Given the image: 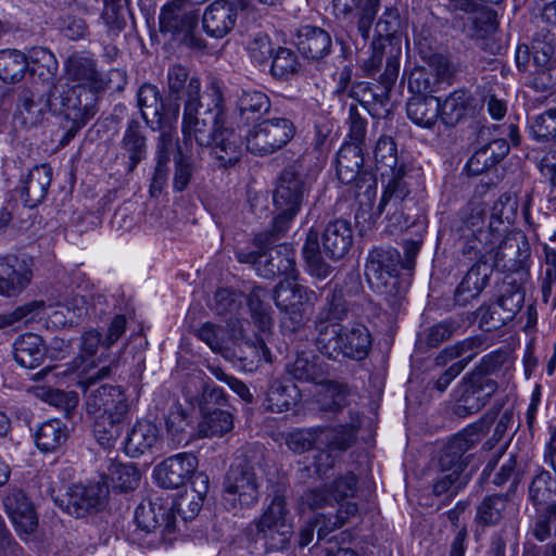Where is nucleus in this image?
I'll return each instance as SVG.
<instances>
[{
  "mask_svg": "<svg viewBox=\"0 0 556 556\" xmlns=\"http://www.w3.org/2000/svg\"><path fill=\"white\" fill-rule=\"evenodd\" d=\"M353 245V230L351 223L338 218L330 220L321 232L309 229L303 245V258L307 273L319 280L328 278L333 267L327 263L324 255L330 260L343 258Z\"/></svg>",
  "mask_w": 556,
  "mask_h": 556,
  "instance_id": "1",
  "label": "nucleus"
},
{
  "mask_svg": "<svg viewBox=\"0 0 556 556\" xmlns=\"http://www.w3.org/2000/svg\"><path fill=\"white\" fill-rule=\"evenodd\" d=\"M263 472L262 457L256 453H244L233 459L223 481L222 498L228 511L238 515L258 504Z\"/></svg>",
  "mask_w": 556,
  "mask_h": 556,
  "instance_id": "2",
  "label": "nucleus"
},
{
  "mask_svg": "<svg viewBox=\"0 0 556 556\" xmlns=\"http://www.w3.org/2000/svg\"><path fill=\"white\" fill-rule=\"evenodd\" d=\"M250 544H261L265 552H285L291 547L294 525L286 497L275 494L269 505L245 531Z\"/></svg>",
  "mask_w": 556,
  "mask_h": 556,
  "instance_id": "3",
  "label": "nucleus"
},
{
  "mask_svg": "<svg viewBox=\"0 0 556 556\" xmlns=\"http://www.w3.org/2000/svg\"><path fill=\"white\" fill-rule=\"evenodd\" d=\"M99 92L88 87L54 85L53 114L61 116V127L65 130L60 139L66 146L97 114Z\"/></svg>",
  "mask_w": 556,
  "mask_h": 556,
  "instance_id": "4",
  "label": "nucleus"
},
{
  "mask_svg": "<svg viewBox=\"0 0 556 556\" xmlns=\"http://www.w3.org/2000/svg\"><path fill=\"white\" fill-rule=\"evenodd\" d=\"M401 254L392 248H375L368 254L365 276L392 309H397L405 298L408 282L400 277Z\"/></svg>",
  "mask_w": 556,
  "mask_h": 556,
  "instance_id": "5",
  "label": "nucleus"
},
{
  "mask_svg": "<svg viewBox=\"0 0 556 556\" xmlns=\"http://www.w3.org/2000/svg\"><path fill=\"white\" fill-rule=\"evenodd\" d=\"M222 92L216 89V97L211 103L204 104L198 92V84L191 83L189 99L184 104L182 131L193 136L198 144H208L213 135L226 122V112Z\"/></svg>",
  "mask_w": 556,
  "mask_h": 556,
  "instance_id": "6",
  "label": "nucleus"
},
{
  "mask_svg": "<svg viewBox=\"0 0 556 556\" xmlns=\"http://www.w3.org/2000/svg\"><path fill=\"white\" fill-rule=\"evenodd\" d=\"M371 343V334L362 324L351 327L321 326L320 333L315 337L317 351L333 361L340 357L363 361L368 356Z\"/></svg>",
  "mask_w": 556,
  "mask_h": 556,
  "instance_id": "7",
  "label": "nucleus"
},
{
  "mask_svg": "<svg viewBox=\"0 0 556 556\" xmlns=\"http://www.w3.org/2000/svg\"><path fill=\"white\" fill-rule=\"evenodd\" d=\"M503 404L495 403L478 421L454 434L444 445L440 458V469L466 475L470 455H466L489 432L492 424L501 413Z\"/></svg>",
  "mask_w": 556,
  "mask_h": 556,
  "instance_id": "8",
  "label": "nucleus"
},
{
  "mask_svg": "<svg viewBox=\"0 0 556 556\" xmlns=\"http://www.w3.org/2000/svg\"><path fill=\"white\" fill-rule=\"evenodd\" d=\"M390 174L391 178L381 195L377 213L386 214L392 226L400 229L407 228L414 224L410 210L416 205L412 195L415 177L405 169L403 164Z\"/></svg>",
  "mask_w": 556,
  "mask_h": 556,
  "instance_id": "9",
  "label": "nucleus"
},
{
  "mask_svg": "<svg viewBox=\"0 0 556 556\" xmlns=\"http://www.w3.org/2000/svg\"><path fill=\"white\" fill-rule=\"evenodd\" d=\"M136 530L132 538L147 547L170 543L176 531V516L172 507L152 502L141 503L135 511Z\"/></svg>",
  "mask_w": 556,
  "mask_h": 556,
  "instance_id": "10",
  "label": "nucleus"
},
{
  "mask_svg": "<svg viewBox=\"0 0 556 556\" xmlns=\"http://www.w3.org/2000/svg\"><path fill=\"white\" fill-rule=\"evenodd\" d=\"M519 71L529 72L536 91L556 87V48L551 41L536 40L532 47L519 46L516 51Z\"/></svg>",
  "mask_w": 556,
  "mask_h": 556,
  "instance_id": "11",
  "label": "nucleus"
},
{
  "mask_svg": "<svg viewBox=\"0 0 556 556\" xmlns=\"http://www.w3.org/2000/svg\"><path fill=\"white\" fill-rule=\"evenodd\" d=\"M296 132L294 123L287 117H269L249 129L247 150L252 154L270 155L286 147Z\"/></svg>",
  "mask_w": 556,
  "mask_h": 556,
  "instance_id": "12",
  "label": "nucleus"
},
{
  "mask_svg": "<svg viewBox=\"0 0 556 556\" xmlns=\"http://www.w3.org/2000/svg\"><path fill=\"white\" fill-rule=\"evenodd\" d=\"M309 192L305 176L294 165L285 168L277 178L273 201L280 220L292 222Z\"/></svg>",
  "mask_w": 556,
  "mask_h": 556,
  "instance_id": "13",
  "label": "nucleus"
},
{
  "mask_svg": "<svg viewBox=\"0 0 556 556\" xmlns=\"http://www.w3.org/2000/svg\"><path fill=\"white\" fill-rule=\"evenodd\" d=\"M530 244L523 235H514L504 239L491 254L493 270L507 273L509 280L523 283L529 277Z\"/></svg>",
  "mask_w": 556,
  "mask_h": 556,
  "instance_id": "14",
  "label": "nucleus"
},
{
  "mask_svg": "<svg viewBox=\"0 0 556 556\" xmlns=\"http://www.w3.org/2000/svg\"><path fill=\"white\" fill-rule=\"evenodd\" d=\"M34 53L36 56L30 62L27 55L17 49L0 50V79L5 84H16L27 73L35 75L37 68L34 65L40 62L50 75L56 72L58 63L51 51L41 48Z\"/></svg>",
  "mask_w": 556,
  "mask_h": 556,
  "instance_id": "15",
  "label": "nucleus"
},
{
  "mask_svg": "<svg viewBox=\"0 0 556 556\" xmlns=\"http://www.w3.org/2000/svg\"><path fill=\"white\" fill-rule=\"evenodd\" d=\"M199 20L200 14L162 7L159 16L160 31L178 45L201 51L206 48V41L198 31Z\"/></svg>",
  "mask_w": 556,
  "mask_h": 556,
  "instance_id": "16",
  "label": "nucleus"
},
{
  "mask_svg": "<svg viewBox=\"0 0 556 556\" xmlns=\"http://www.w3.org/2000/svg\"><path fill=\"white\" fill-rule=\"evenodd\" d=\"M237 260L240 263L252 264L257 274L266 279L294 271V251L289 244H279L265 251H238Z\"/></svg>",
  "mask_w": 556,
  "mask_h": 556,
  "instance_id": "17",
  "label": "nucleus"
},
{
  "mask_svg": "<svg viewBox=\"0 0 556 556\" xmlns=\"http://www.w3.org/2000/svg\"><path fill=\"white\" fill-rule=\"evenodd\" d=\"M338 179L345 185L355 184L357 189L364 188V194L370 200L375 195L377 181L375 175L364 169L363 149L358 146L343 144L336 160Z\"/></svg>",
  "mask_w": 556,
  "mask_h": 556,
  "instance_id": "18",
  "label": "nucleus"
},
{
  "mask_svg": "<svg viewBox=\"0 0 556 556\" xmlns=\"http://www.w3.org/2000/svg\"><path fill=\"white\" fill-rule=\"evenodd\" d=\"M498 389L496 379H484L478 374H466L458 387L454 413L460 418L479 413Z\"/></svg>",
  "mask_w": 556,
  "mask_h": 556,
  "instance_id": "19",
  "label": "nucleus"
},
{
  "mask_svg": "<svg viewBox=\"0 0 556 556\" xmlns=\"http://www.w3.org/2000/svg\"><path fill=\"white\" fill-rule=\"evenodd\" d=\"M138 106L146 124L151 129H161L177 122L180 103L163 100L159 88L152 84H143L137 93Z\"/></svg>",
  "mask_w": 556,
  "mask_h": 556,
  "instance_id": "20",
  "label": "nucleus"
},
{
  "mask_svg": "<svg viewBox=\"0 0 556 556\" xmlns=\"http://www.w3.org/2000/svg\"><path fill=\"white\" fill-rule=\"evenodd\" d=\"M109 488L100 482L87 486L73 485L55 504L68 515L83 518L88 514L101 510L106 503Z\"/></svg>",
  "mask_w": 556,
  "mask_h": 556,
  "instance_id": "21",
  "label": "nucleus"
},
{
  "mask_svg": "<svg viewBox=\"0 0 556 556\" xmlns=\"http://www.w3.org/2000/svg\"><path fill=\"white\" fill-rule=\"evenodd\" d=\"M277 308L288 316L292 331L304 325V305L316 299V293L307 287L289 279L280 281L274 289Z\"/></svg>",
  "mask_w": 556,
  "mask_h": 556,
  "instance_id": "22",
  "label": "nucleus"
},
{
  "mask_svg": "<svg viewBox=\"0 0 556 556\" xmlns=\"http://www.w3.org/2000/svg\"><path fill=\"white\" fill-rule=\"evenodd\" d=\"M111 405L99 415L92 428L94 438L105 448L113 446L130 421V408L125 392L116 396Z\"/></svg>",
  "mask_w": 556,
  "mask_h": 556,
  "instance_id": "23",
  "label": "nucleus"
},
{
  "mask_svg": "<svg viewBox=\"0 0 556 556\" xmlns=\"http://www.w3.org/2000/svg\"><path fill=\"white\" fill-rule=\"evenodd\" d=\"M245 0H215L210 3L202 14L204 33L216 39L224 38L235 28L239 10H245Z\"/></svg>",
  "mask_w": 556,
  "mask_h": 556,
  "instance_id": "24",
  "label": "nucleus"
},
{
  "mask_svg": "<svg viewBox=\"0 0 556 556\" xmlns=\"http://www.w3.org/2000/svg\"><path fill=\"white\" fill-rule=\"evenodd\" d=\"M198 458L192 453H179L165 458L154 468L157 484L164 489H179L194 475Z\"/></svg>",
  "mask_w": 556,
  "mask_h": 556,
  "instance_id": "25",
  "label": "nucleus"
},
{
  "mask_svg": "<svg viewBox=\"0 0 556 556\" xmlns=\"http://www.w3.org/2000/svg\"><path fill=\"white\" fill-rule=\"evenodd\" d=\"M61 369L62 366L58 365L47 366L37 374H35L34 379H45L46 376H48L52 371H56L55 376L75 374L76 386L87 393L88 389L91 386L96 384L100 380L109 378L112 375L111 365L98 367L94 361H87L84 358V356L76 357L71 364H68L67 369Z\"/></svg>",
  "mask_w": 556,
  "mask_h": 556,
  "instance_id": "26",
  "label": "nucleus"
},
{
  "mask_svg": "<svg viewBox=\"0 0 556 556\" xmlns=\"http://www.w3.org/2000/svg\"><path fill=\"white\" fill-rule=\"evenodd\" d=\"M480 217H471L469 222H465L458 231L460 237L458 244L460 253L470 261L491 262V254L494 250L490 238L493 233L479 226Z\"/></svg>",
  "mask_w": 556,
  "mask_h": 556,
  "instance_id": "27",
  "label": "nucleus"
},
{
  "mask_svg": "<svg viewBox=\"0 0 556 556\" xmlns=\"http://www.w3.org/2000/svg\"><path fill=\"white\" fill-rule=\"evenodd\" d=\"M493 273L491 262L476 261L466 271L454 291V303L467 306L477 300L490 282Z\"/></svg>",
  "mask_w": 556,
  "mask_h": 556,
  "instance_id": "28",
  "label": "nucleus"
},
{
  "mask_svg": "<svg viewBox=\"0 0 556 556\" xmlns=\"http://www.w3.org/2000/svg\"><path fill=\"white\" fill-rule=\"evenodd\" d=\"M16 114L26 126H36L41 123L47 112L53 114L54 86L47 93L37 88H24L18 93Z\"/></svg>",
  "mask_w": 556,
  "mask_h": 556,
  "instance_id": "29",
  "label": "nucleus"
},
{
  "mask_svg": "<svg viewBox=\"0 0 556 556\" xmlns=\"http://www.w3.org/2000/svg\"><path fill=\"white\" fill-rule=\"evenodd\" d=\"M33 271L27 262L15 255L0 256V294L20 295L30 283Z\"/></svg>",
  "mask_w": 556,
  "mask_h": 556,
  "instance_id": "30",
  "label": "nucleus"
},
{
  "mask_svg": "<svg viewBox=\"0 0 556 556\" xmlns=\"http://www.w3.org/2000/svg\"><path fill=\"white\" fill-rule=\"evenodd\" d=\"M52 168L48 164L36 165L20 180L16 192L29 208L39 205L47 197L52 181Z\"/></svg>",
  "mask_w": 556,
  "mask_h": 556,
  "instance_id": "31",
  "label": "nucleus"
},
{
  "mask_svg": "<svg viewBox=\"0 0 556 556\" xmlns=\"http://www.w3.org/2000/svg\"><path fill=\"white\" fill-rule=\"evenodd\" d=\"M119 147L122 155L126 160V173L131 174L148 155L146 127L138 119L132 118L127 122Z\"/></svg>",
  "mask_w": 556,
  "mask_h": 556,
  "instance_id": "32",
  "label": "nucleus"
},
{
  "mask_svg": "<svg viewBox=\"0 0 556 556\" xmlns=\"http://www.w3.org/2000/svg\"><path fill=\"white\" fill-rule=\"evenodd\" d=\"M235 115L243 124L249 125L268 114L271 108L269 97L255 88H237L235 91Z\"/></svg>",
  "mask_w": 556,
  "mask_h": 556,
  "instance_id": "33",
  "label": "nucleus"
},
{
  "mask_svg": "<svg viewBox=\"0 0 556 556\" xmlns=\"http://www.w3.org/2000/svg\"><path fill=\"white\" fill-rule=\"evenodd\" d=\"M242 144V137L223 124L213 135L211 143L200 146L212 148V154L218 161L219 166L228 168L241 160Z\"/></svg>",
  "mask_w": 556,
  "mask_h": 556,
  "instance_id": "34",
  "label": "nucleus"
},
{
  "mask_svg": "<svg viewBox=\"0 0 556 556\" xmlns=\"http://www.w3.org/2000/svg\"><path fill=\"white\" fill-rule=\"evenodd\" d=\"M5 513L15 525L16 529L24 533H31L38 525L37 515L33 504L24 491L12 489L3 497Z\"/></svg>",
  "mask_w": 556,
  "mask_h": 556,
  "instance_id": "35",
  "label": "nucleus"
},
{
  "mask_svg": "<svg viewBox=\"0 0 556 556\" xmlns=\"http://www.w3.org/2000/svg\"><path fill=\"white\" fill-rule=\"evenodd\" d=\"M65 65L70 79L78 83L75 86L103 92V75L98 71L94 59L84 53H74L66 60Z\"/></svg>",
  "mask_w": 556,
  "mask_h": 556,
  "instance_id": "36",
  "label": "nucleus"
},
{
  "mask_svg": "<svg viewBox=\"0 0 556 556\" xmlns=\"http://www.w3.org/2000/svg\"><path fill=\"white\" fill-rule=\"evenodd\" d=\"M227 325L229 327L231 341L245 354L244 356H240L241 359H247L250 356L252 361L271 362V353L263 336H249L244 329V323L241 320L229 319Z\"/></svg>",
  "mask_w": 556,
  "mask_h": 556,
  "instance_id": "37",
  "label": "nucleus"
},
{
  "mask_svg": "<svg viewBox=\"0 0 556 556\" xmlns=\"http://www.w3.org/2000/svg\"><path fill=\"white\" fill-rule=\"evenodd\" d=\"M350 304L346 301L344 290L338 283L329 290L325 304L315 319L316 334L320 333L321 326H342L340 323L346 319Z\"/></svg>",
  "mask_w": 556,
  "mask_h": 556,
  "instance_id": "38",
  "label": "nucleus"
},
{
  "mask_svg": "<svg viewBox=\"0 0 556 556\" xmlns=\"http://www.w3.org/2000/svg\"><path fill=\"white\" fill-rule=\"evenodd\" d=\"M331 37L323 28L305 25L298 31V50L306 58L318 61L330 53Z\"/></svg>",
  "mask_w": 556,
  "mask_h": 556,
  "instance_id": "39",
  "label": "nucleus"
},
{
  "mask_svg": "<svg viewBox=\"0 0 556 556\" xmlns=\"http://www.w3.org/2000/svg\"><path fill=\"white\" fill-rule=\"evenodd\" d=\"M286 371L292 379L301 382L324 384L327 381L325 363L315 355L300 353L295 359L289 363Z\"/></svg>",
  "mask_w": 556,
  "mask_h": 556,
  "instance_id": "40",
  "label": "nucleus"
},
{
  "mask_svg": "<svg viewBox=\"0 0 556 556\" xmlns=\"http://www.w3.org/2000/svg\"><path fill=\"white\" fill-rule=\"evenodd\" d=\"M359 427V414L351 413V421L339 428L318 427L319 444L326 445L330 451H345L355 442Z\"/></svg>",
  "mask_w": 556,
  "mask_h": 556,
  "instance_id": "41",
  "label": "nucleus"
},
{
  "mask_svg": "<svg viewBox=\"0 0 556 556\" xmlns=\"http://www.w3.org/2000/svg\"><path fill=\"white\" fill-rule=\"evenodd\" d=\"M529 500L535 509H549L556 511V477L548 470L540 469L533 477L529 486Z\"/></svg>",
  "mask_w": 556,
  "mask_h": 556,
  "instance_id": "42",
  "label": "nucleus"
},
{
  "mask_svg": "<svg viewBox=\"0 0 556 556\" xmlns=\"http://www.w3.org/2000/svg\"><path fill=\"white\" fill-rule=\"evenodd\" d=\"M301 401V391L289 381L274 380L266 392L265 408L271 413L287 412Z\"/></svg>",
  "mask_w": 556,
  "mask_h": 556,
  "instance_id": "43",
  "label": "nucleus"
},
{
  "mask_svg": "<svg viewBox=\"0 0 556 556\" xmlns=\"http://www.w3.org/2000/svg\"><path fill=\"white\" fill-rule=\"evenodd\" d=\"M160 439V430L148 420L137 421L127 434L125 451L131 457H138L150 451Z\"/></svg>",
  "mask_w": 556,
  "mask_h": 556,
  "instance_id": "44",
  "label": "nucleus"
},
{
  "mask_svg": "<svg viewBox=\"0 0 556 556\" xmlns=\"http://www.w3.org/2000/svg\"><path fill=\"white\" fill-rule=\"evenodd\" d=\"M14 358L25 368H36L41 365L46 358L43 339L36 333H25L20 336L14 344Z\"/></svg>",
  "mask_w": 556,
  "mask_h": 556,
  "instance_id": "45",
  "label": "nucleus"
},
{
  "mask_svg": "<svg viewBox=\"0 0 556 556\" xmlns=\"http://www.w3.org/2000/svg\"><path fill=\"white\" fill-rule=\"evenodd\" d=\"M473 101L475 99L468 90H455L441 103L440 117L442 122L446 126H455L473 111Z\"/></svg>",
  "mask_w": 556,
  "mask_h": 556,
  "instance_id": "46",
  "label": "nucleus"
},
{
  "mask_svg": "<svg viewBox=\"0 0 556 556\" xmlns=\"http://www.w3.org/2000/svg\"><path fill=\"white\" fill-rule=\"evenodd\" d=\"M441 102L434 96L412 97L406 104L408 118L421 127L431 128L440 116Z\"/></svg>",
  "mask_w": 556,
  "mask_h": 556,
  "instance_id": "47",
  "label": "nucleus"
},
{
  "mask_svg": "<svg viewBox=\"0 0 556 556\" xmlns=\"http://www.w3.org/2000/svg\"><path fill=\"white\" fill-rule=\"evenodd\" d=\"M268 291L260 286L254 287L247 298V304L255 327L266 334L273 327V309L267 303Z\"/></svg>",
  "mask_w": 556,
  "mask_h": 556,
  "instance_id": "48",
  "label": "nucleus"
},
{
  "mask_svg": "<svg viewBox=\"0 0 556 556\" xmlns=\"http://www.w3.org/2000/svg\"><path fill=\"white\" fill-rule=\"evenodd\" d=\"M459 327V323L452 318L440 321L418 333L415 348L420 353H426L429 349L450 340Z\"/></svg>",
  "mask_w": 556,
  "mask_h": 556,
  "instance_id": "49",
  "label": "nucleus"
},
{
  "mask_svg": "<svg viewBox=\"0 0 556 556\" xmlns=\"http://www.w3.org/2000/svg\"><path fill=\"white\" fill-rule=\"evenodd\" d=\"M191 83L198 84V92L201 91V83L197 77H189L188 70L180 65L174 64L167 72L168 99L170 102H185L189 99Z\"/></svg>",
  "mask_w": 556,
  "mask_h": 556,
  "instance_id": "50",
  "label": "nucleus"
},
{
  "mask_svg": "<svg viewBox=\"0 0 556 556\" xmlns=\"http://www.w3.org/2000/svg\"><path fill=\"white\" fill-rule=\"evenodd\" d=\"M202 420L199 432L202 437H222L233 428L232 414L220 407L208 412H200Z\"/></svg>",
  "mask_w": 556,
  "mask_h": 556,
  "instance_id": "51",
  "label": "nucleus"
},
{
  "mask_svg": "<svg viewBox=\"0 0 556 556\" xmlns=\"http://www.w3.org/2000/svg\"><path fill=\"white\" fill-rule=\"evenodd\" d=\"M68 437V430L60 419L43 422L36 432V444L42 452H54Z\"/></svg>",
  "mask_w": 556,
  "mask_h": 556,
  "instance_id": "52",
  "label": "nucleus"
},
{
  "mask_svg": "<svg viewBox=\"0 0 556 556\" xmlns=\"http://www.w3.org/2000/svg\"><path fill=\"white\" fill-rule=\"evenodd\" d=\"M338 7H343L345 11H352L358 8L357 30L364 40L369 38L370 28L380 7V0H333Z\"/></svg>",
  "mask_w": 556,
  "mask_h": 556,
  "instance_id": "53",
  "label": "nucleus"
},
{
  "mask_svg": "<svg viewBox=\"0 0 556 556\" xmlns=\"http://www.w3.org/2000/svg\"><path fill=\"white\" fill-rule=\"evenodd\" d=\"M124 392L121 386L102 384L86 394V413L93 421L100 417L102 412H105L108 406H112V402L116 396Z\"/></svg>",
  "mask_w": 556,
  "mask_h": 556,
  "instance_id": "54",
  "label": "nucleus"
},
{
  "mask_svg": "<svg viewBox=\"0 0 556 556\" xmlns=\"http://www.w3.org/2000/svg\"><path fill=\"white\" fill-rule=\"evenodd\" d=\"M481 345L478 338H468L457 342L454 345L443 349L434 358V364L440 367H446L457 361H466V366L475 357V349Z\"/></svg>",
  "mask_w": 556,
  "mask_h": 556,
  "instance_id": "55",
  "label": "nucleus"
},
{
  "mask_svg": "<svg viewBox=\"0 0 556 556\" xmlns=\"http://www.w3.org/2000/svg\"><path fill=\"white\" fill-rule=\"evenodd\" d=\"M525 465L521 457L515 453H509L503 458L500 469L494 476V484L503 485L510 481L509 491L515 492L525 475Z\"/></svg>",
  "mask_w": 556,
  "mask_h": 556,
  "instance_id": "56",
  "label": "nucleus"
},
{
  "mask_svg": "<svg viewBox=\"0 0 556 556\" xmlns=\"http://www.w3.org/2000/svg\"><path fill=\"white\" fill-rule=\"evenodd\" d=\"M476 316L479 319L480 329L485 332L497 330L514 319L510 313L505 311L497 300L481 305L476 311Z\"/></svg>",
  "mask_w": 556,
  "mask_h": 556,
  "instance_id": "57",
  "label": "nucleus"
},
{
  "mask_svg": "<svg viewBox=\"0 0 556 556\" xmlns=\"http://www.w3.org/2000/svg\"><path fill=\"white\" fill-rule=\"evenodd\" d=\"M508 503L507 495L493 494L486 496L477 509V521L485 527L497 525Z\"/></svg>",
  "mask_w": 556,
  "mask_h": 556,
  "instance_id": "58",
  "label": "nucleus"
},
{
  "mask_svg": "<svg viewBox=\"0 0 556 556\" xmlns=\"http://www.w3.org/2000/svg\"><path fill=\"white\" fill-rule=\"evenodd\" d=\"M374 157L377 169H380L382 175L389 174L399 169V156L396 143L390 136H381L374 150Z\"/></svg>",
  "mask_w": 556,
  "mask_h": 556,
  "instance_id": "59",
  "label": "nucleus"
},
{
  "mask_svg": "<svg viewBox=\"0 0 556 556\" xmlns=\"http://www.w3.org/2000/svg\"><path fill=\"white\" fill-rule=\"evenodd\" d=\"M103 10L101 22L106 28L108 36L117 37L126 27V11L121 0H102Z\"/></svg>",
  "mask_w": 556,
  "mask_h": 556,
  "instance_id": "60",
  "label": "nucleus"
},
{
  "mask_svg": "<svg viewBox=\"0 0 556 556\" xmlns=\"http://www.w3.org/2000/svg\"><path fill=\"white\" fill-rule=\"evenodd\" d=\"M469 479V475H459L440 469V475L433 481L432 492L435 496L446 495V498L451 500L467 485Z\"/></svg>",
  "mask_w": 556,
  "mask_h": 556,
  "instance_id": "61",
  "label": "nucleus"
},
{
  "mask_svg": "<svg viewBox=\"0 0 556 556\" xmlns=\"http://www.w3.org/2000/svg\"><path fill=\"white\" fill-rule=\"evenodd\" d=\"M326 390L320 402V409L337 414L348 405L349 387L337 381H326Z\"/></svg>",
  "mask_w": 556,
  "mask_h": 556,
  "instance_id": "62",
  "label": "nucleus"
},
{
  "mask_svg": "<svg viewBox=\"0 0 556 556\" xmlns=\"http://www.w3.org/2000/svg\"><path fill=\"white\" fill-rule=\"evenodd\" d=\"M37 395L50 405L62 409L66 418L71 417L79 403L78 394L75 391L41 388L38 390Z\"/></svg>",
  "mask_w": 556,
  "mask_h": 556,
  "instance_id": "63",
  "label": "nucleus"
},
{
  "mask_svg": "<svg viewBox=\"0 0 556 556\" xmlns=\"http://www.w3.org/2000/svg\"><path fill=\"white\" fill-rule=\"evenodd\" d=\"M200 412H208L216 407L224 408L228 405V396L225 391L207 378L203 380L201 393L195 397Z\"/></svg>",
  "mask_w": 556,
  "mask_h": 556,
  "instance_id": "64",
  "label": "nucleus"
}]
</instances>
